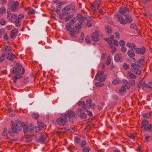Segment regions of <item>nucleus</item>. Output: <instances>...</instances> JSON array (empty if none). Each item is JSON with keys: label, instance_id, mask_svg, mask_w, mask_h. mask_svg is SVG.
I'll return each mask as SVG.
<instances>
[{"label": "nucleus", "instance_id": "nucleus-58", "mask_svg": "<svg viewBox=\"0 0 152 152\" xmlns=\"http://www.w3.org/2000/svg\"><path fill=\"white\" fill-rule=\"evenodd\" d=\"M34 131L35 132H37V131H40L41 130V129L40 127H36L35 128H34Z\"/></svg>", "mask_w": 152, "mask_h": 152}, {"label": "nucleus", "instance_id": "nucleus-39", "mask_svg": "<svg viewBox=\"0 0 152 152\" xmlns=\"http://www.w3.org/2000/svg\"><path fill=\"white\" fill-rule=\"evenodd\" d=\"M76 21V19L75 18H73L70 21L69 23L71 25L73 26L75 24Z\"/></svg>", "mask_w": 152, "mask_h": 152}, {"label": "nucleus", "instance_id": "nucleus-35", "mask_svg": "<svg viewBox=\"0 0 152 152\" xmlns=\"http://www.w3.org/2000/svg\"><path fill=\"white\" fill-rule=\"evenodd\" d=\"M123 82L124 84L123 85H124L125 88L129 89V85L127 81L125 80H123Z\"/></svg>", "mask_w": 152, "mask_h": 152}, {"label": "nucleus", "instance_id": "nucleus-3", "mask_svg": "<svg viewBox=\"0 0 152 152\" xmlns=\"http://www.w3.org/2000/svg\"><path fill=\"white\" fill-rule=\"evenodd\" d=\"M82 27V22L76 25L72 29V31H70V34L72 37L74 36L77 34L79 31V29Z\"/></svg>", "mask_w": 152, "mask_h": 152}, {"label": "nucleus", "instance_id": "nucleus-15", "mask_svg": "<svg viewBox=\"0 0 152 152\" xmlns=\"http://www.w3.org/2000/svg\"><path fill=\"white\" fill-rule=\"evenodd\" d=\"M87 106L88 108H91L92 109H94V104H92V101L91 99H88L86 101Z\"/></svg>", "mask_w": 152, "mask_h": 152}, {"label": "nucleus", "instance_id": "nucleus-59", "mask_svg": "<svg viewBox=\"0 0 152 152\" xmlns=\"http://www.w3.org/2000/svg\"><path fill=\"white\" fill-rule=\"evenodd\" d=\"M16 77H17L18 79H20L22 78L23 77L22 74H18L16 75Z\"/></svg>", "mask_w": 152, "mask_h": 152}, {"label": "nucleus", "instance_id": "nucleus-52", "mask_svg": "<svg viewBox=\"0 0 152 152\" xmlns=\"http://www.w3.org/2000/svg\"><path fill=\"white\" fill-rule=\"evenodd\" d=\"M84 33L83 32H82L81 34V36L79 40L80 41H82L83 40H84Z\"/></svg>", "mask_w": 152, "mask_h": 152}, {"label": "nucleus", "instance_id": "nucleus-13", "mask_svg": "<svg viewBox=\"0 0 152 152\" xmlns=\"http://www.w3.org/2000/svg\"><path fill=\"white\" fill-rule=\"evenodd\" d=\"M75 8L74 5L73 4H71L70 5L66 6L62 9L63 11H67L69 10H72Z\"/></svg>", "mask_w": 152, "mask_h": 152}, {"label": "nucleus", "instance_id": "nucleus-61", "mask_svg": "<svg viewBox=\"0 0 152 152\" xmlns=\"http://www.w3.org/2000/svg\"><path fill=\"white\" fill-rule=\"evenodd\" d=\"M7 129H5L3 132L2 134L4 136H5L7 135Z\"/></svg>", "mask_w": 152, "mask_h": 152}, {"label": "nucleus", "instance_id": "nucleus-36", "mask_svg": "<svg viewBox=\"0 0 152 152\" xmlns=\"http://www.w3.org/2000/svg\"><path fill=\"white\" fill-rule=\"evenodd\" d=\"M126 88L124 85H123L119 91V93L120 94H121L126 91Z\"/></svg>", "mask_w": 152, "mask_h": 152}, {"label": "nucleus", "instance_id": "nucleus-16", "mask_svg": "<svg viewBox=\"0 0 152 152\" xmlns=\"http://www.w3.org/2000/svg\"><path fill=\"white\" fill-rule=\"evenodd\" d=\"M18 33V29L16 28H14L12 29L10 33V37L12 38L15 37L17 35Z\"/></svg>", "mask_w": 152, "mask_h": 152}, {"label": "nucleus", "instance_id": "nucleus-21", "mask_svg": "<svg viewBox=\"0 0 152 152\" xmlns=\"http://www.w3.org/2000/svg\"><path fill=\"white\" fill-rule=\"evenodd\" d=\"M17 15L15 14L11 15L10 13H8L7 14V18L10 20H12L13 19L16 18H17Z\"/></svg>", "mask_w": 152, "mask_h": 152}, {"label": "nucleus", "instance_id": "nucleus-10", "mask_svg": "<svg viewBox=\"0 0 152 152\" xmlns=\"http://www.w3.org/2000/svg\"><path fill=\"white\" fill-rule=\"evenodd\" d=\"M130 10L126 7H121L119 10V12L123 15H124L126 13L130 11Z\"/></svg>", "mask_w": 152, "mask_h": 152}, {"label": "nucleus", "instance_id": "nucleus-49", "mask_svg": "<svg viewBox=\"0 0 152 152\" xmlns=\"http://www.w3.org/2000/svg\"><path fill=\"white\" fill-rule=\"evenodd\" d=\"M125 42L122 40H120L119 42V44L121 46H123L125 45Z\"/></svg>", "mask_w": 152, "mask_h": 152}, {"label": "nucleus", "instance_id": "nucleus-7", "mask_svg": "<svg viewBox=\"0 0 152 152\" xmlns=\"http://www.w3.org/2000/svg\"><path fill=\"white\" fill-rule=\"evenodd\" d=\"M114 15L118 19V22H120L121 24H125L127 23L126 21L118 13H115Z\"/></svg>", "mask_w": 152, "mask_h": 152}, {"label": "nucleus", "instance_id": "nucleus-32", "mask_svg": "<svg viewBox=\"0 0 152 152\" xmlns=\"http://www.w3.org/2000/svg\"><path fill=\"white\" fill-rule=\"evenodd\" d=\"M151 113L148 112L146 113L143 114V117L144 118H148L151 117Z\"/></svg>", "mask_w": 152, "mask_h": 152}, {"label": "nucleus", "instance_id": "nucleus-1", "mask_svg": "<svg viewBox=\"0 0 152 152\" xmlns=\"http://www.w3.org/2000/svg\"><path fill=\"white\" fill-rule=\"evenodd\" d=\"M23 123H24L21 122L19 120H16L15 122L11 121V128L9 130V134L12 136L15 134H18L19 132L22 130Z\"/></svg>", "mask_w": 152, "mask_h": 152}, {"label": "nucleus", "instance_id": "nucleus-24", "mask_svg": "<svg viewBox=\"0 0 152 152\" xmlns=\"http://www.w3.org/2000/svg\"><path fill=\"white\" fill-rule=\"evenodd\" d=\"M8 55L7 56V58L9 60H12L13 58L15 57V55L13 54L11 52H10L7 53Z\"/></svg>", "mask_w": 152, "mask_h": 152}, {"label": "nucleus", "instance_id": "nucleus-17", "mask_svg": "<svg viewBox=\"0 0 152 152\" xmlns=\"http://www.w3.org/2000/svg\"><path fill=\"white\" fill-rule=\"evenodd\" d=\"M75 113L72 111H69L65 114V116L69 118L75 117Z\"/></svg>", "mask_w": 152, "mask_h": 152}, {"label": "nucleus", "instance_id": "nucleus-2", "mask_svg": "<svg viewBox=\"0 0 152 152\" xmlns=\"http://www.w3.org/2000/svg\"><path fill=\"white\" fill-rule=\"evenodd\" d=\"M106 75L104 74L103 71H99L97 72L95 77V79L100 81H104L106 78Z\"/></svg>", "mask_w": 152, "mask_h": 152}, {"label": "nucleus", "instance_id": "nucleus-57", "mask_svg": "<svg viewBox=\"0 0 152 152\" xmlns=\"http://www.w3.org/2000/svg\"><path fill=\"white\" fill-rule=\"evenodd\" d=\"M115 38L116 39L119 38L120 37V34L119 33L117 32H116L115 33Z\"/></svg>", "mask_w": 152, "mask_h": 152}, {"label": "nucleus", "instance_id": "nucleus-4", "mask_svg": "<svg viewBox=\"0 0 152 152\" xmlns=\"http://www.w3.org/2000/svg\"><path fill=\"white\" fill-rule=\"evenodd\" d=\"M136 45L134 43V49L135 52L137 54L143 55L145 53L146 50L144 47H143L141 48H136Z\"/></svg>", "mask_w": 152, "mask_h": 152}, {"label": "nucleus", "instance_id": "nucleus-9", "mask_svg": "<svg viewBox=\"0 0 152 152\" xmlns=\"http://www.w3.org/2000/svg\"><path fill=\"white\" fill-rule=\"evenodd\" d=\"M22 65L20 64H17L15 67H14L12 71V72L13 74L19 73L21 71Z\"/></svg>", "mask_w": 152, "mask_h": 152}, {"label": "nucleus", "instance_id": "nucleus-20", "mask_svg": "<svg viewBox=\"0 0 152 152\" xmlns=\"http://www.w3.org/2000/svg\"><path fill=\"white\" fill-rule=\"evenodd\" d=\"M68 12L67 11H64V12L61 13L59 15V17L60 18L62 19H64L65 17L66 16L67 14H68Z\"/></svg>", "mask_w": 152, "mask_h": 152}, {"label": "nucleus", "instance_id": "nucleus-43", "mask_svg": "<svg viewBox=\"0 0 152 152\" xmlns=\"http://www.w3.org/2000/svg\"><path fill=\"white\" fill-rule=\"evenodd\" d=\"M95 85L96 87H100L104 86V85L102 83L97 82L95 83Z\"/></svg>", "mask_w": 152, "mask_h": 152}, {"label": "nucleus", "instance_id": "nucleus-40", "mask_svg": "<svg viewBox=\"0 0 152 152\" xmlns=\"http://www.w3.org/2000/svg\"><path fill=\"white\" fill-rule=\"evenodd\" d=\"M3 50H5L6 51V52L7 53L8 52H7V51H10L11 52L12 51V50L9 47L6 46V47H4L3 48Z\"/></svg>", "mask_w": 152, "mask_h": 152}, {"label": "nucleus", "instance_id": "nucleus-55", "mask_svg": "<svg viewBox=\"0 0 152 152\" xmlns=\"http://www.w3.org/2000/svg\"><path fill=\"white\" fill-rule=\"evenodd\" d=\"M111 61V58L110 56L108 57L106 61V63L108 65L110 63Z\"/></svg>", "mask_w": 152, "mask_h": 152}, {"label": "nucleus", "instance_id": "nucleus-26", "mask_svg": "<svg viewBox=\"0 0 152 152\" xmlns=\"http://www.w3.org/2000/svg\"><path fill=\"white\" fill-rule=\"evenodd\" d=\"M127 77L129 80H131V84H132V80L133 79V74L130 72H128Z\"/></svg>", "mask_w": 152, "mask_h": 152}, {"label": "nucleus", "instance_id": "nucleus-47", "mask_svg": "<svg viewBox=\"0 0 152 152\" xmlns=\"http://www.w3.org/2000/svg\"><path fill=\"white\" fill-rule=\"evenodd\" d=\"M5 54H3L0 57V62L4 60L5 58Z\"/></svg>", "mask_w": 152, "mask_h": 152}, {"label": "nucleus", "instance_id": "nucleus-11", "mask_svg": "<svg viewBox=\"0 0 152 152\" xmlns=\"http://www.w3.org/2000/svg\"><path fill=\"white\" fill-rule=\"evenodd\" d=\"M100 2V0H96L94 3L91 4V8L92 11H95L96 10Z\"/></svg>", "mask_w": 152, "mask_h": 152}, {"label": "nucleus", "instance_id": "nucleus-29", "mask_svg": "<svg viewBox=\"0 0 152 152\" xmlns=\"http://www.w3.org/2000/svg\"><path fill=\"white\" fill-rule=\"evenodd\" d=\"M77 20L79 21L80 22H82L84 20V18L81 15L78 13L77 15Z\"/></svg>", "mask_w": 152, "mask_h": 152}, {"label": "nucleus", "instance_id": "nucleus-54", "mask_svg": "<svg viewBox=\"0 0 152 152\" xmlns=\"http://www.w3.org/2000/svg\"><path fill=\"white\" fill-rule=\"evenodd\" d=\"M35 11L33 9H32L28 12V13L30 15L34 14L35 13Z\"/></svg>", "mask_w": 152, "mask_h": 152}, {"label": "nucleus", "instance_id": "nucleus-14", "mask_svg": "<svg viewBox=\"0 0 152 152\" xmlns=\"http://www.w3.org/2000/svg\"><path fill=\"white\" fill-rule=\"evenodd\" d=\"M114 37L113 35H112L110 38L107 39H105V40L107 41L109 44V47L110 48H112L113 46V45L112 43V40L114 38Z\"/></svg>", "mask_w": 152, "mask_h": 152}, {"label": "nucleus", "instance_id": "nucleus-63", "mask_svg": "<svg viewBox=\"0 0 152 152\" xmlns=\"http://www.w3.org/2000/svg\"><path fill=\"white\" fill-rule=\"evenodd\" d=\"M113 44L115 46H118L119 45L118 43V41L115 39L113 40Z\"/></svg>", "mask_w": 152, "mask_h": 152}, {"label": "nucleus", "instance_id": "nucleus-44", "mask_svg": "<svg viewBox=\"0 0 152 152\" xmlns=\"http://www.w3.org/2000/svg\"><path fill=\"white\" fill-rule=\"evenodd\" d=\"M85 41L86 42L88 43H90L91 42V40L90 39V37L89 36H87L86 38Z\"/></svg>", "mask_w": 152, "mask_h": 152}, {"label": "nucleus", "instance_id": "nucleus-18", "mask_svg": "<svg viewBox=\"0 0 152 152\" xmlns=\"http://www.w3.org/2000/svg\"><path fill=\"white\" fill-rule=\"evenodd\" d=\"M22 128H23V131L25 134H26L28 132H31L30 131V129L29 127H28L26 123H24Z\"/></svg>", "mask_w": 152, "mask_h": 152}, {"label": "nucleus", "instance_id": "nucleus-31", "mask_svg": "<svg viewBox=\"0 0 152 152\" xmlns=\"http://www.w3.org/2000/svg\"><path fill=\"white\" fill-rule=\"evenodd\" d=\"M127 54L128 56L132 58L133 57V50L132 48L131 49L129 50L127 52Z\"/></svg>", "mask_w": 152, "mask_h": 152}, {"label": "nucleus", "instance_id": "nucleus-8", "mask_svg": "<svg viewBox=\"0 0 152 152\" xmlns=\"http://www.w3.org/2000/svg\"><path fill=\"white\" fill-rule=\"evenodd\" d=\"M68 119L66 118H60L57 119L56 122L59 125L64 126L67 122Z\"/></svg>", "mask_w": 152, "mask_h": 152}, {"label": "nucleus", "instance_id": "nucleus-60", "mask_svg": "<svg viewBox=\"0 0 152 152\" xmlns=\"http://www.w3.org/2000/svg\"><path fill=\"white\" fill-rule=\"evenodd\" d=\"M82 112H83L82 111V109L80 108H79L77 110V113L78 115H79Z\"/></svg>", "mask_w": 152, "mask_h": 152}, {"label": "nucleus", "instance_id": "nucleus-48", "mask_svg": "<svg viewBox=\"0 0 152 152\" xmlns=\"http://www.w3.org/2000/svg\"><path fill=\"white\" fill-rule=\"evenodd\" d=\"M23 18L24 15L22 14H19L18 16L17 19L21 21V20L23 19Z\"/></svg>", "mask_w": 152, "mask_h": 152}, {"label": "nucleus", "instance_id": "nucleus-5", "mask_svg": "<svg viewBox=\"0 0 152 152\" xmlns=\"http://www.w3.org/2000/svg\"><path fill=\"white\" fill-rule=\"evenodd\" d=\"M19 9L18 2L16 1H13L12 2L10 9L12 11L15 12L18 10Z\"/></svg>", "mask_w": 152, "mask_h": 152}, {"label": "nucleus", "instance_id": "nucleus-34", "mask_svg": "<svg viewBox=\"0 0 152 152\" xmlns=\"http://www.w3.org/2000/svg\"><path fill=\"white\" fill-rule=\"evenodd\" d=\"M105 30L107 33L108 34L110 33L112 31L110 26H106Z\"/></svg>", "mask_w": 152, "mask_h": 152}, {"label": "nucleus", "instance_id": "nucleus-12", "mask_svg": "<svg viewBox=\"0 0 152 152\" xmlns=\"http://www.w3.org/2000/svg\"><path fill=\"white\" fill-rule=\"evenodd\" d=\"M91 37L94 41L96 42L98 41L99 40L98 31H96L92 34Z\"/></svg>", "mask_w": 152, "mask_h": 152}, {"label": "nucleus", "instance_id": "nucleus-56", "mask_svg": "<svg viewBox=\"0 0 152 152\" xmlns=\"http://www.w3.org/2000/svg\"><path fill=\"white\" fill-rule=\"evenodd\" d=\"M129 66V65L126 63H124L123 65V67L125 70L127 69Z\"/></svg>", "mask_w": 152, "mask_h": 152}, {"label": "nucleus", "instance_id": "nucleus-62", "mask_svg": "<svg viewBox=\"0 0 152 152\" xmlns=\"http://www.w3.org/2000/svg\"><path fill=\"white\" fill-rule=\"evenodd\" d=\"M85 18L88 21H92V19L88 16H87Z\"/></svg>", "mask_w": 152, "mask_h": 152}, {"label": "nucleus", "instance_id": "nucleus-23", "mask_svg": "<svg viewBox=\"0 0 152 152\" xmlns=\"http://www.w3.org/2000/svg\"><path fill=\"white\" fill-rule=\"evenodd\" d=\"M149 124V121L147 120L143 119L141 122V127L142 128L146 126L147 125H148Z\"/></svg>", "mask_w": 152, "mask_h": 152}, {"label": "nucleus", "instance_id": "nucleus-30", "mask_svg": "<svg viewBox=\"0 0 152 152\" xmlns=\"http://www.w3.org/2000/svg\"><path fill=\"white\" fill-rule=\"evenodd\" d=\"M66 28L67 30L69 32L70 34V31H72V27L70 24L67 23L66 25Z\"/></svg>", "mask_w": 152, "mask_h": 152}, {"label": "nucleus", "instance_id": "nucleus-41", "mask_svg": "<svg viewBox=\"0 0 152 152\" xmlns=\"http://www.w3.org/2000/svg\"><path fill=\"white\" fill-rule=\"evenodd\" d=\"M120 82L121 81L118 79H116L113 81L112 83L114 85H116L119 84Z\"/></svg>", "mask_w": 152, "mask_h": 152}, {"label": "nucleus", "instance_id": "nucleus-42", "mask_svg": "<svg viewBox=\"0 0 152 152\" xmlns=\"http://www.w3.org/2000/svg\"><path fill=\"white\" fill-rule=\"evenodd\" d=\"M80 117L82 119H84L87 117V115L84 113L82 112L79 115Z\"/></svg>", "mask_w": 152, "mask_h": 152}, {"label": "nucleus", "instance_id": "nucleus-28", "mask_svg": "<svg viewBox=\"0 0 152 152\" xmlns=\"http://www.w3.org/2000/svg\"><path fill=\"white\" fill-rule=\"evenodd\" d=\"M125 17L127 20V23H131L132 21V17L129 15L126 14L125 16Z\"/></svg>", "mask_w": 152, "mask_h": 152}, {"label": "nucleus", "instance_id": "nucleus-27", "mask_svg": "<svg viewBox=\"0 0 152 152\" xmlns=\"http://www.w3.org/2000/svg\"><path fill=\"white\" fill-rule=\"evenodd\" d=\"M78 104L80 107L83 108L84 109L86 108V105L85 102L83 101H79L78 102Z\"/></svg>", "mask_w": 152, "mask_h": 152}, {"label": "nucleus", "instance_id": "nucleus-22", "mask_svg": "<svg viewBox=\"0 0 152 152\" xmlns=\"http://www.w3.org/2000/svg\"><path fill=\"white\" fill-rule=\"evenodd\" d=\"M142 128L145 131H152V126L151 124H150Z\"/></svg>", "mask_w": 152, "mask_h": 152}, {"label": "nucleus", "instance_id": "nucleus-51", "mask_svg": "<svg viewBox=\"0 0 152 152\" xmlns=\"http://www.w3.org/2000/svg\"><path fill=\"white\" fill-rule=\"evenodd\" d=\"M90 151V148L88 147H86L83 150V152H88Z\"/></svg>", "mask_w": 152, "mask_h": 152}, {"label": "nucleus", "instance_id": "nucleus-50", "mask_svg": "<svg viewBox=\"0 0 152 152\" xmlns=\"http://www.w3.org/2000/svg\"><path fill=\"white\" fill-rule=\"evenodd\" d=\"M38 126L39 127L41 128H42L44 126V124L43 122H38Z\"/></svg>", "mask_w": 152, "mask_h": 152}, {"label": "nucleus", "instance_id": "nucleus-45", "mask_svg": "<svg viewBox=\"0 0 152 152\" xmlns=\"http://www.w3.org/2000/svg\"><path fill=\"white\" fill-rule=\"evenodd\" d=\"M32 116L34 119H37L39 118V115L38 113H34L32 114Z\"/></svg>", "mask_w": 152, "mask_h": 152}, {"label": "nucleus", "instance_id": "nucleus-25", "mask_svg": "<svg viewBox=\"0 0 152 152\" xmlns=\"http://www.w3.org/2000/svg\"><path fill=\"white\" fill-rule=\"evenodd\" d=\"M121 57L122 56L121 54H118L116 53L115 55L114 60L116 62H118Z\"/></svg>", "mask_w": 152, "mask_h": 152}, {"label": "nucleus", "instance_id": "nucleus-53", "mask_svg": "<svg viewBox=\"0 0 152 152\" xmlns=\"http://www.w3.org/2000/svg\"><path fill=\"white\" fill-rule=\"evenodd\" d=\"M86 144V141L85 140L82 141L81 143V146L82 147H84Z\"/></svg>", "mask_w": 152, "mask_h": 152}, {"label": "nucleus", "instance_id": "nucleus-46", "mask_svg": "<svg viewBox=\"0 0 152 152\" xmlns=\"http://www.w3.org/2000/svg\"><path fill=\"white\" fill-rule=\"evenodd\" d=\"M6 8L4 7L0 9V15L4 14L6 12Z\"/></svg>", "mask_w": 152, "mask_h": 152}, {"label": "nucleus", "instance_id": "nucleus-64", "mask_svg": "<svg viewBox=\"0 0 152 152\" xmlns=\"http://www.w3.org/2000/svg\"><path fill=\"white\" fill-rule=\"evenodd\" d=\"M75 141L77 143H79L80 142V138L78 137H76L75 138Z\"/></svg>", "mask_w": 152, "mask_h": 152}, {"label": "nucleus", "instance_id": "nucleus-38", "mask_svg": "<svg viewBox=\"0 0 152 152\" xmlns=\"http://www.w3.org/2000/svg\"><path fill=\"white\" fill-rule=\"evenodd\" d=\"M21 22V21L20 20H19L18 19H16L15 21L16 26L18 27H19L20 25Z\"/></svg>", "mask_w": 152, "mask_h": 152}, {"label": "nucleus", "instance_id": "nucleus-19", "mask_svg": "<svg viewBox=\"0 0 152 152\" xmlns=\"http://www.w3.org/2000/svg\"><path fill=\"white\" fill-rule=\"evenodd\" d=\"M139 67H134V74L136 75H140L141 73V70L139 69Z\"/></svg>", "mask_w": 152, "mask_h": 152}, {"label": "nucleus", "instance_id": "nucleus-33", "mask_svg": "<svg viewBox=\"0 0 152 152\" xmlns=\"http://www.w3.org/2000/svg\"><path fill=\"white\" fill-rule=\"evenodd\" d=\"M66 16L64 19L65 21L67 22L73 16V15H70V14L68 12Z\"/></svg>", "mask_w": 152, "mask_h": 152}, {"label": "nucleus", "instance_id": "nucleus-37", "mask_svg": "<svg viewBox=\"0 0 152 152\" xmlns=\"http://www.w3.org/2000/svg\"><path fill=\"white\" fill-rule=\"evenodd\" d=\"M29 129H30V131L31 132H34V128H35V126H34V125L32 124H31L30 126H29Z\"/></svg>", "mask_w": 152, "mask_h": 152}, {"label": "nucleus", "instance_id": "nucleus-6", "mask_svg": "<svg viewBox=\"0 0 152 152\" xmlns=\"http://www.w3.org/2000/svg\"><path fill=\"white\" fill-rule=\"evenodd\" d=\"M135 59L134 58V67H142L144 64V60L142 58L139 59L137 61L135 60Z\"/></svg>", "mask_w": 152, "mask_h": 152}]
</instances>
